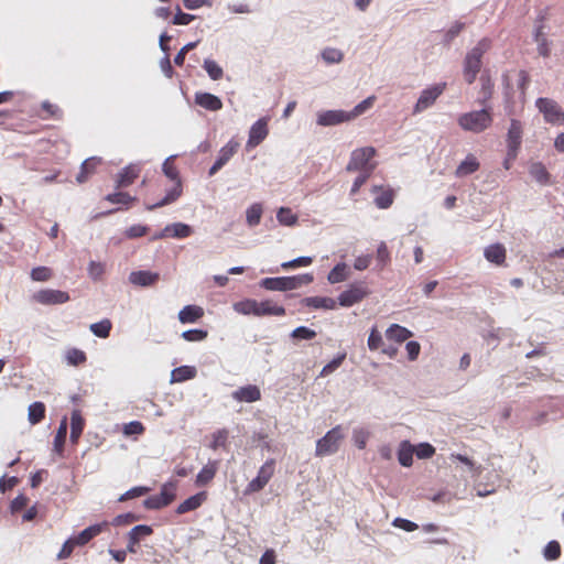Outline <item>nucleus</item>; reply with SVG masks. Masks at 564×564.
I'll return each instance as SVG.
<instances>
[{
	"label": "nucleus",
	"mask_w": 564,
	"mask_h": 564,
	"mask_svg": "<svg viewBox=\"0 0 564 564\" xmlns=\"http://www.w3.org/2000/svg\"><path fill=\"white\" fill-rule=\"evenodd\" d=\"M196 368L192 366H181L172 370V382H184L196 377Z\"/></svg>",
	"instance_id": "473e14b6"
},
{
	"label": "nucleus",
	"mask_w": 564,
	"mask_h": 564,
	"mask_svg": "<svg viewBox=\"0 0 564 564\" xmlns=\"http://www.w3.org/2000/svg\"><path fill=\"white\" fill-rule=\"evenodd\" d=\"M268 122V118H261L252 124L249 130V147H257L267 138L269 133Z\"/></svg>",
	"instance_id": "a211bd4d"
},
{
	"label": "nucleus",
	"mask_w": 564,
	"mask_h": 564,
	"mask_svg": "<svg viewBox=\"0 0 564 564\" xmlns=\"http://www.w3.org/2000/svg\"><path fill=\"white\" fill-rule=\"evenodd\" d=\"M144 426L140 421H131L124 424L123 433L126 435H141L144 433Z\"/></svg>",
	"instance_id": "680f3d73"
},
{
	"label": "nucleus",
	"mask_w": 564,
	"mask_h": 564,
	"mask_svg": "<svg viewBox=\"0 0 564 564\" xmlns=\"http://www.w3.org/2000/svg\"><path fill=\"white\" fill-rule=\"evenodd\" d=\"M101 163L100 159L89 158L85 160L80 166V171L76 176V181L82 184L88 181V178L95 173L97 166Z\"/></svg>",
	"instance_id": "c85d7f7f"
},
{
	"label": "nucleus",
	"mask_w": 564,
	"mask_h": 564,
	"mask_svg": "<svg viewBox=\"0 0 564 564\" xmlns=\"http://www.w3.org/2000/svg\"><path fill=\"white\" fill-rule=\"evenodd\" d=\"M213 441L210 443V448H213L214 451L220 448V447H225L226 446V443H227V440H228V432L226 430H219L217 432H215L213 435Z\"/></svg>",
	"instance_id": "603ef678"
},
{
	"label": "nucleus",
	"mask_w": 564,
	"mask_h": 564,
	"mask_svg": "<svg viewBox=\"0 0 564 564\" xmlns=\"http://www.w3.org/2000/svg\"><path fill=\"white\" fill-rule=\"evenodd\" d=\"M490 47L491 41L484 37L466 54L463 75L467 84L470 85L476 80V77L482 66V56Z\"/></svg>",
	"instance_id": "f03ea898"
},
{
	"label": "nucleus",
	"mask_w": 564,
	"mask_h": 564,
	"mask_svg": "<svg viewBox=\"0 0 564 564\" xmlns=\"http://www.w3.org/2000/svg\"><path fill=\"white\" fill-rule=\"evenodd\" d=\"M203 67L213 80H218L224 75L223 68L213 59H205Z\"/></svg>",
	"instance_id": "09e8293b"
},
{
	"label": "nucleus",
	"mask_w": 564,
	"mask_h": 564,
	"mask_svg": "<svg viewBox=\"0 0 564 564\" xmlns=\"http://www.w3.org/2000/svg\"><path fill=\"white\" fill-rule=\"evenodd\" d=\"M373 171H375V166L368 169L367 173L360 172V174L356 177V180L351 186V189H350L351 195H355L358 193L360 187L367 182V180L369 178V176L371 175V173Z\"/></svg>",
	"instance_id": "052dcab7"
},
{
	"label": "nucleus",
	"mask_w": 564,
	"mask_h": 564,
	"mask_svg": "<svg viewBox=\"0 0 564 564\" xmlns=\"http://www.w3.org/2000/svg\"><path fill=\"white\" fill-rule=\"evenodd\" d=\"M207 499V494L205 491H200L189 498L185 499L182 503L176 508L177 514H184L189 511H194L198 509Z\"/></svg>",
	"instance_id": "aec40b11"
},
{
	"label": "nucleus",
	"mask_w": 564,
	"mask_h": 564,
	"mask_svg": "<svg viewBox=\"0 0 564 564\" xmlns=\"http://www.w3.org/2000/svg\"><path fill=\"white\" fill-rule=\"evenodd\" d=\"M67 435V423L66 419H63L54 437V449L58 454L63 453L64 444Z\"/></svg>",
	"instance_id": "58836bf2"
},
{
	"label": "nucleus",
	"mask_w": 564,
	"mask_h": 564,
	"mask_svg": "<svg viewBox=\"0 0 564 564\" xmlns=\"http://www.w3.org/2000/svg\"><path fill=\"white\" fill-rule=\"evenodd\" d=\"M523 124L518 119H511L507 133V149L519 151L522 142Z\"/></svg>",
	"instance_id": "dca6fc26"
},
{
	"label": "nucleus",
	"mask_w": 564,
	"mask_h": 564,
	"mask_svg": "<svg viewBox=\"0 0 564 564\" xmlns=\"http://www.w3.org/2000/svg\"><path fill=\"white\" fill-rule=\"evenodd\" d=\"M159 279V273L145 270L133 271L129 275V281L131 284L142 288L154 285Z\"/></svg>",
	"instance_id": "6ab92c4d"
},
{
	"label": "nucleus",
	"mask_w": 564,
	"mask_h": 564,
	"mask_svg": "<svg viewBox=\"0 0 564 564\" xmlns=\"http://www.w3.org/2000/svg\"><path fill=\"white\" fill-rule=\"evenodd\" d=\"M106 200H108L111 204L129 206L132 202L135 200V197L130 196L128 193L116 192L112 194H108L106 196Z\"/></svg>",
	"instance_id": "49530a36"
},
{
	"label": "nucleus",
	"mask_w": 564,
	"mask_h": 564,
	"mask_svg": "<svg viewBox=\"0 0 564 564\" xmlns=\"http://www.w3.org/2000/svg\"><path fill=\"white\" fill-rule=\"evenodd\" d=\"M535 106L543 115L545 122L554 126L564 124V111L554 99L543 97L538 98Z\"/></svg>",
	"instance_id": "0eeeda50"
},
{
	"label": "nucleus",
	"mask_w": 564,
	"mask_h": 564,
	"mask_svg": "<svg viewBox=\"0 0 564 564\" xmlns=\"http://www.w3.org/2000/svg\"><path fill=\"white\" fill-rule=\"evenodd\" d=\"M303 304L307 307H312L315 310L324 308V310H334L336 307V301L332 297L326 296H310L305 297Z\"/></svg>",
	"instance_id": "c756f323"
},
{
	"label": "nucleus",
	"mask_w": 564,
	"mask_h": 564,
	"mask_svg": "<svg viewBox=\"0 0 564 564\" xmlns=\"http://www.w3.org/2000/svg\"><path fill=\"white\" fill-rule=\"evenodd\" d=\"M377 151L373 147H365L356 149L351 152L350 160L346 166L348 172H364L367 173L368 169L375 166L376 163L371 162Z\"/></svg>",
	"instance_id": "423d86ee"
},
{
	"label": "nucleus",
	"mask_w": 564,
	"mask_h": 564,
	"mask_svg": "<svg viewBox=\"0 0 564 564\" xmlns=\"http://www.w3.org/2000/svg\"><path fill=\"white\" fill-rule=\"evenodd\" d=\"M195 102L202 108L210 111H217L223 107L221 100L209 93H197L195 95Z\"/></svg>",
	"instance_id": "5701e85b"
},
{
	"label": "nucleus",
	"mask_w": 564,
	"mask_h": 564,
	"mask_svg": "<svg viewBox=\"0 0 564 564\" xmlns=\"http://www.w3.org/2000/svg\"><path fill=\"white\" fill-rule=\"evenodd\" d=\"M275 469V463L274 460H268L265 462L260 470L258 471V475L254 479H252L249 482V491H259L261 490L271 479V477L274 474Z\"/></svg>",
	"instance_id": "4468645a"
},
{
	"label": "nucleus",
	"mask_w": 564,
	"mask_h": 564,
	"mask_svg": "<svg viewBox=\"0 0 564 564\" xmlns=\"http://www.w3.org/2000/svg\"><path fill=\"white\" fill-rule=\"evenodd\" d=\"M480 167V163L474 154H468L464 161L457 166L455 175L457 177H464L477 172Z\"/></svg>",
	"instance_id": "bb28decb"
},
{
	"label": "nucleus",
	"mask_w": 564,
	"mask_h": 564,
	"mask_svg": "<svg viewBox=\"0 0 564 564\" xmlns=\"http://www.w3.org/2000/svg\"><path fill=\"white\" fill-rule=\"evenodd\" d=\"M480 99L479 102L481 105H485L494 93V83L489 75L482 74L480 76Z\"/></svg>",
	"instance_id": "f704fd0d"
},
{
	"label": "nucleus",
	"mask_w": 564,
	"mask_h": 564,
	"mask_svg": "<svg viewBox=\"0 0 564 564\" xmlns=\"http://www.w3.org/2000/svg\"><path fill=\"white\" fill-rule=\"evenodd\" d=\"M484 256L489 262L496 265H503L506 262L507 251L503 245L494 243L485 249Z\"/></svg>",
	"instance_id": "412c9836"
},
{
	"label": "nucleus",
	"mask_w": 564,
	"mask_h": 564,
	"mask_svg": "<svg viewBox=\"0 0 564 564\" xmlns=\"http://www.w3.org/2000/svg\"><path fill=\"white\" fill-rule=\"evenodd\" d=\"M322 56L327 63H339L343 59V53L332 47L325 48Z\"/></svg>",
	"instance_id": "e2e57ef3"
},
{
	"label": "nucleus",
	"mask_w": 564,
	"mask_h": 564,
	"mask_svg": "<svg viewBox=\"0 0 564 564\" xmlns=\"http://www.w3.org/2000/svg\"><path fill=\"white\" fill-rule=\"evenodd\" d=\"M66 361L70 366H80L84 365L87 360V356L85 351L78 349V348H70L66 351Z\"/></svg>",
	"instance_id": "37998d69"
},
{
	"label": "nucleus",
	"mask_w": 564,
	"mask_h": 564,
	"mask_svg": "<svg viewBox=\"0 0 564 564\" xmlns=\"http://www.w3.org/2000/svg\"><path fill=\"white\" fill-rule=\"evenodd\" d=\"M414 446L409 441H402L398 449V460L404 467L413 464Z\"/></svg>",
	"instance_id": "7c9ffc66"
},
{
	"label": "nucleus",
	"mask_w": 564,
	"mask_h": 564,
	"mask_svg": "<svg viewBox=\"0 0 564 564\" xmlns=\"http://www.w3.org/2000/svg\"><path fill=\"white\" fill-rule=\"evenodd\" d=\"M207 335V330L204 329H189L182 333V338L187 341H202Z\"/></svg>",
	"instance_id": "13d9d810"
},
{
	"label": "nucleus",
	"mask_w": 564,
	"mask_h": 564,
	"mask_svg": "<svg viewBox=\"0 0 564 564\" xmlns=\"http://www.w3.org/2000/svg\"><path fill=\"white\" fill-rule=\"evenodd\" d=\"M312 281L313 276L311 274L265 278L261 281V286L270 291H291L303 284H308Z\"/></svg>",
	"instance_id": "20e7f679"
},
{
	"label": "nucleus",
	"mask_w": 564,
	"mask_h": 564,
	"mask_svg": "<svg viewBox=\"0 0 564 564\" xmlns=\"http://www.w3.org/2000/svg\"><path fill=\"white\" fill-rule=\"evenodd\" d=\"M239 148V141L235 139L229 140L228 143L220 149L217 160L209 170V175L213 176L216 174L238 152Z\"/></svg>",
	"instance_id": "f8f14e48"
},
{
	"label": "nucleus",
	"mask_w": 564,
	"mask_h": 564,
	"mask_svg": "<svg viewBox=\"0 0 564 564\" xmlns=\"http://www.w3.org/2000/svg\"><path fill=\"white\" fill-rule=\"evenodd\" d=\"M163 505L166 507L172 503L176 497V485L174 482H166L161 487L158 494Z\"/></svg>",
	"instance_id": "a19ab883"
},
{
	"label": "nucleus",
	"mask_w": 564,
	"mask_h": 564,
	"mask_svg": "<svg viewBox=\"0 0 564 564\" xmlns=\"http://www.w3.org/2000/svg\"><path fill=\"white\" fill-rule=\"evenodd\" d=\"M343 440L341 426L333 427L316 442L315 456L323 457L335 454L339 449Z\"/></svg>",
	"instance_id": "39448f33"
},
{
	"label": "nucleus",
	"mask_w": 564,
	"mask_h": 564,
	"mask_svg": "<svg viewBox=\"0 0 564 564\" xmlns=\"http://www.w3.org/2000/svg\"><path fill=\"white\" fill-rule=\"evenodd\" d=\"M316 336V333L305 326H300L295 328L292 333V337L296 339H313Z\"/></svg>",
	"instance_id": "69168bd1"
},
{
	"label": "nucleus",
	"mask_w": 564,
	"mask_h": 564,
	"mask_svg": "<svg viewBox=\"0 0 564 564\" xmlns=\"http://www.w3.org/2000/svg\"><path fill=\"white\" fill-rule=\"evenodd\" d=\"M150 489L148 487H133L126 491L123 495L119 497V501H127L137 497H141L145 495Z\"/></svg>",
	"instance_id": "bf43d9fd"
},
{
	"label": "nucleus",
	"mask_w": 564,
	"mask_h": 564,
	"mask_svg": "<svg viewBox=\"0 0 564 564\" xmlns=\"http://www.w3.org/2000/svg\"><path fill=\"white\" fill-rule=\"evenodd\" d=\"M219 463L217 460L208 462L197 474L195 485L197 487H204L208 485L215 477L218 470Z\"/></svg>",
	"instance_id": "4be33fe9"
},
{
	"label": "nucleus",
	"mask_w": 564,
	"mask_h": 564,
	"mask_svg": "<svg viewBox=\"0 0 564 564\" xmlns=\"http://www.w3.org/2000/svg\"><path fill=\"white\" fill-rule=\"evenodd\" d=\"M175 156H169L163 165L162 170L166 177H169L172 182H174L173 187L167 191L166 195L158 203L152 205H147L148 210H154L156 208L163 207L165 205L172 204L176 202L183 194V184L180 176V172L175 165Z\"/></svg>",
	"instance_id": "f257e3e1"
},
{
	"label": "nucleus",
	"mask_w": 564,
	"mask_h": 564,
	"mask_svg": "<svg viewBox=\"0 0 564 564\" xmlns=\"http://www.w3.org/2000/svg\"><path fill=\"white\" fill-rule=\"evenodd\" d=\"M276 218L284 226H293L297 223V216L288 207H281L278 210Z\"/></svg>",
	"instance_id": "a18cd8bd"
},
{
	"label": "nucleus",
	"mask_w": 564,
	"mask_h": 564,
	"mask_svg": "<svg viewBox=\"0 0 564 564\" xmlns=\"http://www.w3.org/2000/svg\"><path fill=\"white\" fill-rule=\"evenodd\" d=\"M140 174V167L137 165H129L124 167L117 176V188L130 186Z\"/></svg>",
	"instance_id": "a878e982"
},
{
	"label": "nucleus",
	"mask_w": 564,
	"mask_h": 564,
	"mask_svg": "<svg viewBox=\"0 0 564 564\" xmlns=\"http://www.w3.org/2000/svg\"><path fill=\"white\" fill-rule=\"evenodd\" d=\"M348 279V269L345 263L336 264L328 273L327 280L332 284L343 282Z\"/></svg>",
	"instance_id": "c9c22d12"
},
{
	"label": "nucleus",
	"mask_w": 564,
	"mask_h": 564,
	"mask_svg": "<svg viewBox=\"0 0 564 564\" xmlns=\"http://www.w3.org/2000/svg\"><path fill=\"white\" fill-rule=\"evenodd\" d=\"M204 316V308L198 305H186L178 312L182 324L196 323Z\"/></svg>",
	"instance_id": "393cba45"
},
{
	"label": "nucleus",
	"mask_w": 564,
	"mask_h": 564,
	"mask_svg": "<svg viewBox=\"0 0 564 564\" xmlns=\"http://www.w3.org/2000/svg\"><path fill=\"white\" fill-rule=\"evenodd\" d=\"M85 426V421L78 410H74L70 416V441L77 443Z\"/></svg>",
	"instance_id": "2f4dec72"
},
{
	"label": "nucleus",
	"mask_w": 564,
	"mask_h": 564,
	"mask_svg": "<svg viewBox=\"0 0 564 564\" xmlns=\"http://www.w3.org/2000/svg\"><path fill=\"white\" fill-rule=\"evenodd\" d=\"M394 194L392 189H383L381 193L375 198V203L378 208L386 209L389 208L393 203Z\"/></svg>",
	"instance_id": "de8ad7c7"
},
{
	"label": "nucleus",
	"mask_w": 564,
	"mask_h": 564,
	"mask_svg": "<svg viewBox=\"0 0 564 564\" xmlns=\"http://www.w3.org/2000/svg\"><path fill=\"white\" fill-rule=\"evenodd\" d=\"M412 332L408 328L399 325L392 324L386 330V337L388 340L401 344L412 337Z\"/></svg>",
	"instance_id": "cd10ccee"
},
{
	"label": "nucleus",
	"mask_w": 564,
	"mask_h": 564,
	"mask_svg": "<svg viewBox=\"0 0 564 564\" xmlns=\"http://www.w3.org/2000/svg\"><path fill=\"white\" fill-rule=\"evenodd\" d=\"M76 546H78V545L75 543V540H74L73 538H69V539H68V540L63 544V546H62V549H61V551H59V553H58L57 557H58L59 560L68 558V557L72 555V553H73V551H74V549H75Z\"/></svg>",
	"instance_id": "774afa93"
},
{
	"label": "nucleus",
	"mask_w": 564,
	"mask_h": 564,
	"mask_svg": "<svg viewBox=\"0 0 564 564\" xmlns=\"http://www.w3.org/2000/svg\"><path fill=\"white\" fill-rule=\"evenodd\" d=\"M376 258L380 269H383L390 262V252L388 250L386 242H381L378 246Z\"/></svg>",
	"instance_id": "4d7b16f0"
},
{
	"label": "nucleus",
	"mask_w": 564,
	"mask_h": 564,
	"mask_svg": "<svg viewBox=\"0 0 564 564\" xmlns=\"http://www.w3.org/2000/svg\"><path fill=\"white\" fill-rule=\"evenodd\" d=\"M191 226L183 223H174L165 226L163 230L155 234L151 240H160L164 238H187L192 235Z\"/></svg>",
	"instance_id": "ddd939ff"
},
{
	"label": "nucleus",
	"mask_w": 564,
	"mask_h": 564,
	"mask_svg": "<svg viewBox=\"0 0 564 564\" xmlns=\"http://www.w3.org/2000/svg\"><path fill=\"white\" fill-rule=\"evenodd\" d=\"M53 270L48 267H36L31 270L30 276L36 282H46L53 278Z\"/></svg>",
	"instance_id": "c03bdc74"
},
{
	"label": "nucleus",
	"mask_w": 564,
	"mask_h": 564,
	"mask_svg": "<svg viewBox=\"0 0 564 564\" xmlns=\"http://www.w3.org/2000/svg\"><path fill=\"white\" fill-rule=\"evenodd\" d=\"M45 404L43 402H34L29 406L28 419L32 425L39 424L45 417Z\"/></svg>",
	"instance_id": "72a5a7b5"
},
{
	"label": "nucleus",
	"mask_w": 564,
	"mask_h": 564,
	"mask_svg": "<svg viewBox=\"0 0 564 564\" xmlns=\"http://www.w3.org/2000/svg\"><path fill=\"white\" fill-rule=\"evenodd\" d=\"M41 109L44 111V115L42 116L43 119L61 120L63 118L62 109L55 104L43 101Z\"/></svg>",
	"instance_id": "79ce46f5"
},
{
	"label": "nucleus",
	"mask_w": 564,
	"mask_h": 564,
	"mask_svg": "<svg viewBox=\"0 0 564 564\" xmlns=\"http://www.w3.org/2000/svg\"><path fill=\"white\" fill-rule=\"evenodd\" d=\"M375 99L376 97L375 96H370L368 98H366L365 100H362L361 102H359L354 109L352 111L348 112L349 116H351V119H355L356 117L362 115L366 110H368L369 108L372 107L373 102H375Z\"/></svg>",
	"instance_id": "864d4df0"
},
{
	"label": "nucleus",
	"mask_w": 564,
	"mask_h": 564,
	"mask_svg": "<svg viewBox=\"0 0 564 564\" xmlns=\"http://www.w3.org/2000/svg\"><path fill=\"white\" fill-rule=\"evenodd\" d=\"M89 328L95 336L99 338H107L110 335L112 324L110 319L105 318L98 323L91 324Z\"/></svg>",
	"instance_id": "4c0bfd02"
},
{
	"label": "nucleus",
	"mask_w": 564,
	"mask_h": 564,
	"mask_svg": "<svg viewBox=\"0 0 564 564\" xmlns=\"http://www.w3.org/2000/svg\"><path fill=\"white\" fill-rule=\"evenodd\" d=\"M414 453L417 458L426 459L431 458L435 454V448L429 443H421L414 447Z\"/></svg>",
	"instance_id": "5fc2aeb1"
},
{
	"label": "nucleus",
	"mask_w": 564,
	"mask_h": 564,
	"mask_svg": "<svg viewBox=\"0 0 564 564\" xmlns=\"http://www.w3.org/2000/svg\"><path fill=\"white\" fill-rule=\"evenodd\" d=\"M153 533L152 527L148 524H139L133 527L129 533L128 536L135 542L140 543L143 539L150 536Z\"/></svg>",
	"instance_id": "ea45409f"
},
{
	"label": "nucleus",
	"mask_w": 564,
	"mask_h": 564,
	"mask_svg": "<svg viewBox=\"0 0 564 564\" xmlns=\"http://www.w3.org/2000/svg\"><path fill=\"white\" fill-rule=\"evenodd\" d=\"M349 120H351V116L344 110H327L317 116V123L323 127L335 126Z\"/></svg>",
	"instance_id": "f3484780"
},
{
	"label": "nucleus",
	"mask_w": 564,
	"mask_h": 564,
	"mask_svg": "<svg viewBox=\"0 0 564 564\" xmlns=\"http://www.w3.org/2000/svg\"><path fill=\"white\" fill-rule=\"evenodd\" d=\"M312 262H313V259L311 257H300L292 261L282 263V268L288 270V269H293V268L307 267V265L312 264Z\"/></svg>",
	"instance_id": "0e129e2a"
},
{
	"label": "nucleus",
	"mask_w": 564,
	"mask_h": 564,
	"mask_svg": "<svg viewBox=\"0 0 564 564\" xmlns=\"http://www.w3.org/2000/svg\"><path fill=\"white\" fill-rule=\"evenodd\" d=\"M445 88L446 84L440 83L422 90L414 106L413 113H420L430 108L431 106H433L436 99L444 93Z\"/></svg>",
	"instance_id": "9d476101"
},
{
	"label": "nucleus",
	"mask_w": 564,
	"mask_h": 564,
	"mask_svg": "<svg viewBox=\"0 0 564 564\" xmlns=\"http://www.w3.org/2000/svg\"><path fill=\"white\" fill-rule=\"evenodd\" d=\"M69 300L67 292L54 289H41L32 294V301L41 305H58Z\"/></svg>",
	"instance_id": "1a4fd4ad"
},
{
	"label": "nucleus",
	"mask_w": 564,
	"mask_h": 564,
	"mask_svg": "<svg viewBox=\"0 0 564 564\" xmlns=\"http://www.w3.org/2000/svg\"><path fill=\"white\" fill-rule=\"evenodd\" d=\"M368 348L376 351L383 345L382 336L377 327H372L367 341Z\"/></svg>",
	"instance_id": "3c124183"
},
{
	"label": "nucleus",
	"mask_w": 564,
	"mask_h": 564,
	"mask_svg": "<svg viewBox=\"0 0 564 564\" xmlns=\"http://www.w3.org/2000/svg\"><path fill=\"white\" fill-rule=\"evenodd\" d=\"M149 232V227L143 225H132L124 231L128 239H135L145 236Z\"/></svg>",
	"instance_id": "6e6d98bb"
},
{
	"label": "nucleus",
	"mask_w": 564,
	"mask_h": 564,
	"mask_svg": "<svg viewBox=\"0 0 564 564\" xmlns=\"http://www.w3.org/2000/svg\"><path fill=\"white\" fill-rule=\"evenodd\" d=\"M494 121L492 113L489 109L474 110L460 115L457 119L458 126L464 130L473 133H481L491 127Z\"/></svg>",
	"instance_id": "7ed1b4c3"
},
{
	"label": "nucleus",
	"mask_w": 564,
	"mask_h": 564,
	"mask_svg": "<svg viewBox=\"0 0 564 564\" xmlns=\"http://www.w3.org/2000/svg\"><path fill=\"white\" fill-rule=\"evenodd\" d=\"M346 355L343 354L336 358H334L332 361H329L327 365H325L321 371V376H327L335 371L344 361Z\"/></svg>",
	"instance_id": "338daca9"
},
{
	"label": "nucleus",
	"mask_w": 564,
	"mask_h": 564,
	"mask_svg": "<svg viewBox=\"0 0 564 564\" xmlns=\"http://www.w3.org/2000/svg\"><path fill=\"white\" fill-rule=\"evenodd\" d=\"M370 291L368 286L362 283H352L347 290L341 292L338 296V303L340 306L350 307L369 295Z\"/></svg>",
	"instance_id": "6e6552de"
},
{
	"label": "nucleus",
	"mask_w": 564,
	"mask_h": 564,
	"mask_svg": "<svg viewBox=\"0 0 564 564\" xmlns=\"http://www.w3.org/2000/svg\"><path fill=\"white\" fill-rule=\"evenodd\" d=\"M529 173L541 184H546L549 182L550 174L541 162L532 163Z\"/></svg>",
	"instance_id": "e433bc0d"
},
{
	"label": "nucleus",
	"mask_w": 564,
	"mask_h": 564,
	"mask_svg": "<svg viewBox=\"0 0 564 564\" xmlns=\"http://www.w3.org/2000/svg\"><path fill=\"white\" fill-rule=\"evenodd\" d=\"M106 527H107L106 522L90 525V527L86 528L85 530H83L77 535L73 536V539L75 540V543L78 546H83V545L87 544L89 541H91L95 536L99 535Z\"/></svg>",
	"instance_id": "b1692460"
},
{
	"label": "nucleus",
	"mask_w": 564,
	"mask_h": 564,
	"mask_svg": "<svg viewBox=\"0 0 564 564\" xmlns=\"http://www.w3.org/2000/svg\"><path fill=\"white\" fill-rule=\"evenodd\" d=\"M249 313H252L258 316L263 315H273V316H283L285 315V308L281 305H278L271 300L267 301H250L249 300Z\"/></svg>",
	"instance_id": "9b49d317"
},
{
	"label": "nucleus",
	"mask_w": 564,
	"mask_h": 564,
	"mask_svg": "<svg viewBox=\"0 0 564 564\" xmlns=\"http://www.w3.org/2000/svg\"><path fill=\"white\" fill-rule=\"evenodd\" d=\"M545 15H540L536 19V25L534 30V41L538 44V52L543 57H549L551 54L550 43L544 32Z\"/></svg>",
	"instance_id": "2eb2a0df"
},
{
	"label": "nucleus",
	"mask_w": 564,
	"mask_h": 564,
	"mask_svg": "<svg viewBox=\"0 0 564 564\" xmlns=\"http://www.w3.org/2000/svg\"><path fill=\"white\" fill-rule=\"evenodd\" d=\"M543 555L549 561H555L561 556V545L557 541H550L544 547Z\"/></svg>",
	"instance_id": "8fccbe9b"
}]
</instances>
